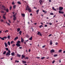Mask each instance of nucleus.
<instances>
[{
	"label": "nucleus",
	"instance_id": "nucleus-12",
	"mask_svg": "<svg viewBox=\"0 0 65 65\" xmlns=\"http://www.w3.org/2000/svg\"><path fill=\"white\" fill-rule=\"evenodd\" d=\"M11 55L12 56H14V55H15V54L14 52H12L11 53Z\"/></svg>",
	"mask_w": 65,
	"mask_h": 65
},
{
	"label": "nucleus",
	"instance_id": "nucleus-61",
	"mask_svg": "<svg viewBox=\"0 0 65 65\" xmlns=\"http://www.w3.org/2000/svg\"><path fill=\"white\" fill-rule=\"evenodd\" d=\"M49 1L50 2H52V0H49Z\"/></svg>",
	"mask_w": 65,
	"mask_h": 65
},
{
	"label": "nucleus",
	"instance_id": "nucleus-3",
	"mask_svg": "<svg viewBox=\"0 0 65 65\" xmlns=\"http://www.w3.org/2000/svg\"><path fill=\"white\" fill-rule=\"evenodd\" d=\"M1 8V9H2V10H5V11H6V8L4 6H3Z\"/></svg>",
	"mask_w": 65,
	"mask_h": 65
},
{
	"label": "nucleus",
	"instance_id": "nucleus-53",
	"mask_svg": "<svg viewBox=\"0 0 65 65\" xmlns=\"http://www.w3.org/2000/svg\"><path fill=\"white\" fill-rule=\"evenodd\" d=\"M8 22H9V23H11V22H10V20H8Z\"/></svg>",
	"mask_w": 65,
	"mask_h": 65
},
{
	"label": "nucleus",
	"instance_id": "nucleus-10",
	"mask_svg": "<svg viewBox=\"0 0 65 65\" xmlns=\"http://www.w3.org/2000/svg\"><path fill=\"white\" fill-rule=\"evenodd\" d=\"M17 56L18 57H21V55H19L18 54H17Z\"/></svg>",
	"mask_w": 65,
	"mask_h": 65
},
{
	"label": "nucleus",
	"instance_id": "nucleus-49",
	"mask_svg": "<svg viewBox=\"0 0 65 65\" xmlns=\"http://www.w3.org/2000/svg\"><path fill=\"white\" fill-rule=\"evenodd\" d=\"M4 38H5V39H7V37H4Z\"/></svg>",
	"mask_w": 65,
	"mask_h": 65
},
{
	"label": "nucleus",
	"instance_id": "nucleus-17",
	"mask_svg": "<svg viewBox=\"0 0 65 65\" xmlns=\"http://www.w3.org/2000/svg\"><path fill=\"white\" fill-rule=\"evenodd\" d=\"M43 12H44L45 13V14H46L47 12V11H45L44 10H43Z\"/></svg>",
	"mask_w": 65,
	"mask_h": 65
},
{
	"label": "nucleus",
	"instance_id": "nucleus-7",
	"mask_svg": "<svg viewBox=\"0 0 65 65\" xmlns=\"http://www.w3.org/2000/svg\"><path fill=\"white\" fill-rule=\"evenodd\" d=\"M22 62H23L22 63L23 64H26V63H27L26 61H24V60H22Z\"/></svg>",
	"mask_w": 65,
	"mask_h": 65
},
{
	"label": "nucleus",
	"instance_id": "nucleus-36",
	"mask_svg": "<svg viewBox=\"0 0 65 65\" xmlns=\"http://www.w3.org/2000/svg\"><path fill=\"white\" fill-rule=\"evenodd\" d=\"M43 26L42 25H41L39 26L40 28H41V27H43Z\"/></svg>",
	"mask_w": 65,
	"mask_h": 65
},
{
	"label": "nucleus",
	"instance_id": "nucleus-19",
	"mask_svg": "<svg viewBox=\"0 0 65 65\" xmlns=\"http://www.w3.org/2000/svg\"><path fill=\"white\" fill-rule=\"evenodd\" d=\"M7 38L8 39H10V35L8 36Z\"/></svg>",
	"mask_w": 65,
	"mask_h": 65
},
{
	"label": "nucleus",
	"instance_id": "nucleus-44",
	"mask_svg": "<svg viewBox=\"0 0 65 65\" xmlns=\"http://www.w3.org/2000/svg\"><path fill=\"white\" fill-rule=\"evenodd\" d=\"M1 39H2L3 40H4V37H3V38H1Z\"/></svg>",
	"mask_w": 65,
	"mask_h": 65
},
{
	"label": "nucleus",
	"instance_id": "nucleus-31",
	"mask_svg": "<svg viewBox=\"0 0 65 65\" xmlns=\"http://www.w3.org/2000/svg\"><path fill=\"white\" fill-rule=\"evenodd\" d=\"M14 42V41H11V44H13Z\"/></svg>",
	"mask_w": 65,
	"mask_h": 65
},
{
	"label": "nucleus",
	"instance_id": "nucleus-37",
	"mask_svg": "<svg viewBox=\"0 0 65 65\" xmlns=\"http://www.w3.org/2000/svg\"><path fill=\"white\" fill-rule=\"evenodd\" d=\"M59 52V53H61V52H62V50H60L58 51Z\"/></svg>",
	"mask_w": 65,
	"mask_h": 65
},
{
	"label": "nucleus",
	"instance_id": "nucleus-23",
	"mask_svg": "<svg viewBox=\"0 0 65 65\" xmlns=\"http://www.w3.org/2000/svg\"><path fill=\"white\" fill-rule=\"evenodd\" d=\"M16 14H17V13H16L15 14L13 15V17H15V15H16Z\"/></svg>",
	"mask_w": 65,
	"mask_h": 65
},
{
	"label": "nucleus",
	"instance_id": "nucleus-46",
	"mask_svg": "<svg viewBox=\"0 0 65 65\" xmlns=\"http://www.w3.org/2000/svg\"><path fill=\"white\" fill-rule=\"evenodd\" d=\"M3 18L4 19H6V17H5V16L4 15L3 16Z\"/></svg>",
	"mask_w": 65,
	"mask_h": 65
},
{
	"label": "nucleus",
	"instance_id": "nucleus-14",
	"mask_svg": "<svg viewBox=\"0 0 65 65\" xmlns=\"http://www.w3.org/2000/svg\"><path fill=\"white\" fill-rule=\"evenodd\" d=\"M22 57L21 58L22 59H23V58L25 57V56H24V55H22Z\"/></svg>",
	"mask_w": 65,
	"mask_h": 65
},
{
	"label": "nucleus",
	"instance_id": "nucleus-26",
	"mask_svg": "<svg viewBox=\"0 0 65 65\" xmlns=\"http://www.w3.org/2000/svg\"><path fill=\"white\" fill-rule=\"evenodd\" d=\"M21 43V41H18L17 42V43L20 44Z\"/></svg>",
	"mask_w": 65,
	"mask_h": 65
},
{
	"label": "nucleus",
	"instance_id": "nucleus-5",
	"mask_svg": "<svg viewBox=\"0 0 65 65\" xmlns=\"http://www.w3.org/2000/svg\"><path fill=\"white\" fill-rule=\"evenodd\" d=\"M21 42L22 43H23L24 41V39L22 38V37H21Z\"/></svg>",
	"mask_w": 65,
	"mask_h": 65
},
{
	"label": "nucleus",
	"instance_id": "nucleus-13",
	"mask_svg": "<svg viewBox=\"0 0 65 65\" xmlns=\"http://www.w3.org/2000/svg\"><path fill=\"white\" fill-rule=\"evenodd\" d=\"M42 1L41 0H40L39 1L40 5H41V4L42 3Z\"/></svg>",
	"mask_w": 65,
	"mask_h": 65
},
{
	"label": "nucleus",
	"instance_id": "nucleus-51",
	"mask_svg": "<svg viewBox=\"0 0 65 65\" xmlns=\"http://www.w3.org/2000/svg\"><path fill=\"white\" fill-rule=\"evenodd\" d=\"M55 62V60H53L52 62V63L54 64V62Z\"/></svg>",
	"mask_w": 65,
	"mask_h": 65
},
{
	"label": "nucleus",
	"instance_id": "nucleus-9",
	"mask_svg": "<svg viewBox=\"0 0 65 65\" xmlns=\"http://www.w3.org/2000/svg\"><path fill=\"white\" fill-rule=\"evenodd\" d=\"M16 45L17 46H18V47H20L21 46V45H20V44L19 43L16 44Z\"/></svg>",
	"mask_w": 65,
	"mask_h": 65
},
{
	"label": "nucleus",
	"instance_id": "nucleus-48",
	"mask_svg": "<svg viewBox=\"0 0 65 65\" xmlns=\"http://www.w3.org/2000/svg\"><path fill=\"white\" fill-rule=\"evenodd\" d=\"M8 32V30H7L5 31V33H6L7 32Z\"/></svg>",
	"mask_w": 65,
	"mask_h": 65
},
{
	"label": "nucleus",
	"instance_id": "nucleus-11",
	"mask_svg": "<svg viewBox=\"0 0 65 65\" xmlns=\"http://www.w3.org/2000/svg\"><path fill=\"white\" fill-rule=\"evenodd\" d=\"M52 44H53V42H52V41L50 40V45H52Z\"/></svg>",
	"mask_w": 65,
	"mask_h": 65
},
{
	"label": "nucleus",
	"instance_id": "nucleus-33",
	"mask_svg": "<svg viewBox=\"0 0 65 65\" xmlns=\"http://www.w3.org/2000/svg\"><path fill=\"white\" fill-rule=\"evenodd\" d=\"M29 40H32V37H31L30 38H29Z\"/></svg>",
	"mask_w": 65,
	"mask_h": 65
},
{
	"label": "nucleus",
	"instance_id": "nucleus-50",
	"mask_svg": "<svg viewBox=\"0 0 65 65\" xmlns=\"http://www.w3.org/2000/svg\"><path fill=\"white\" fill-rule=\"evenodd\" d=\"M12 45L13 47H14V46H15V45L14 44H12Z\"/></svg>",
	"mask_w": 65,
	"mask_h": 65
},
{
	"label": "nucleus",
	"instance_id": "nucleus-57",
	"mask_svg": "<svg viewBox=\"0 0 65 65\" xmlns=\"http://www.w3.org/2000/svg\"><path fill=\"white\" fill-rule=\"evenodd\" d=\"M7 24H8V25L9 26H10V24L9 23H7Z\"/></svg>",
	"mask_w": 65,
	"mask_h": 65
},
{
	"label": "nucleus",
	"instance_id": "nucleus-4",
	"mask_svg": "<svg viewBox=\"0 0 65 65\" xmlns=\"http://www.w3.org/2000/svg\"><path fill=\"white\" fill-rule=\"evenodd\" d=\"M63 9V7H59V10L61 11L62 9Z\"/></svg>",
	"mask_w": 65,
	"mask_h": 65
},
{
	"label": "nucleus",
	"instance_id": "nucleus-32",
	"mask_svg": "<svg viewBox=\"0 0 65 65\" xmlns=\"http://www.w3.org/2000/svg\"><path fill=\"white\" fill-rule=\"evenodd\" d=\"M13 20L14 21H15V20H16V17H15L14 18H13Z\"/></svg>",
	"mask_w": 65,
	"mask_h": 65
},
{
	"label": "nucleus",
	"instance_id": "nucleus-20",
	"mask_svg": "<svg viewBox=\"0 0 65 65\" xmlns=\"http://www.w3.org/2000/svg\"><path fill=\"white\" fill-rule=\"evenodd\" d=\"M39 10L38 9V10H37L36 11V12H37V13L36 14H38V12H39Z\"/></svg>",
	"mask_w": 65,
	"mask_h": 65
},
{
	"label": "nucleus",
	"instance_id": "nucleus-38",
	"mask_svg": "<svg viewBox=\"0 0 65 65\" xmlns=\"http://www.w3.org/2000/svg\"><path fill=\"white\" fill-rule=\"evenodd\" d=\"M44 58H45V57H42L41 58V59H42V60H43V59H44Z\"/></svg>",
	"mask_w": 65,
	"mask_h": 65
},
{
	"label": "nucleus",
	"instance_id": "nucleus-18",
	"mask_svg": "<svg viewBox=\"0 0 65 65\" xmlns=\"http://www.w3.org/2000/svg\"><path fill=\"white\" fill-rule=\"evenodd\" d=\"M18 38H19L18 37H17L15 38L14 39V40H17V39H18Z\"/></svg>",
	"mask_w": 65,
	"mask_h": 65
},
{
	"label": "nucleus",
	"instance_id": "nucleus-43",
	"mask_svg": "<svg viewBox=\"0 0 65 65\" xmlns=\"http://www.w3.org/2000/svg\"><path fill=\"white\" fill-rule=\"evenodd\" d=\"M31 29H32V31H34V29L33 28V27H31Z\"/></svg>",
	"mask_w": 65,
	"mask_h": 65
},
{
	"label": "nucleus",
	"instance_id": "nucleus-27",
	"mask_svg": "<svg viewBox=\"0 0 65 65\" xmlns=\"http://www.w3.org/2000/svg\"><path fill=\"white\" fill-rule=\"evenodd\" d=\"M6 11V12H8V11H9V10H8V8H7Z\"/></svg>",
	"mask_w": 65,
	"mask_h": 65
},
{
	"label": "nucleus",
	"instance_id": "nucleus-63",
	"mask_svg": "<svg viewBox=\"0 0 65 65\" xmlns=\"http://www.w3.org/2000/svg\"><path fill=\"white\" fill-rule=\"evenodd\" d=\"M41 25H43V23H41Z\"/></svg>",
	"mask_w": 65,
	"mask_h": 65
},
{
	"label": "nucleus",
	"instance_id": "nucleus-15",
	"mask_svg": "<svg viewBox=\"0 0 65 65\" xmlns=\"http://www.w3.org/2000/svg\"><path fill=\"white\" fill-rule=\"evenodd\" d=\"M5 46L6 47H7V46H8V45L7 44V43H6V42H5Z\"/></svg>",
	"mask_w": 65,
	"mask_h": 65
},
{
	"label": "nucleus",
	"instance_id": "nucleus-58",
	"mask_svg": "<svg viewBox=\"0 0 65 65\" xmlns=\"http://www.w3.org/2000/svg\"><path fill=\"white\" fill-rule=\"evenodd\" d=\"M58 43L56 42V43H55V45H58Z\"/></svg>",
	"mask_w": 65,
	"mask_h": 65
},
{
	"label": "nucleus",
	"instance_id": "nucleus-25",
	"mask_svg": "<svg viewBox=\"0 0 65 65\" xmlns=\"http://www.w3.org/2000/svg\"><path fill=\"white\" fill-rule=\"evenodd\" d=\"M1 13H4V11L3 10H1Z\"/></svg>",
	"mask_w": 65,
	"mask_h": 65
},
{
	"label": "nucleus",
	"instance_id": "nucleus-1",
	"mask_svg": "<svg viewBox=\"0 0 65 65\" xmlns=\"http://www.w3.org/2000/svg\"><path fill=\"white\" fill-rule=\"evenodd\" d=\"M11 53V52H10V51L9 50H8V52H7L6 54V56H8V57H9V55H11V54H10V53Z\"/></svg>",
	"mask_w": 65,
	"mask_h": 65
},
{
	"label": "nucleus",
	"instance_id": "nucleus-59",
	"mask_svg": "<svg viewBox=\"0 0 65 65\" xmlns=\"http://www.w3.org/2000/svg\"><path fill=\"white\" fill-rule=\"evenodd\" d=\"M45 27H47V25H45Z\"/></svg>",
	"mask_w": 65,
	"mask_h": 65
},
{
	"label": "nucleus",
	"instance_id": "nucleus-2",
	"mask_svg": "<svg viewBox=\"0 0 65 65\" xmlns=\"http://www.w3.org/2000/svg\"><path fill=\"white\" fill-rule=\"evenodd\" d=\"M26 10H28L29 11V12H31V9L29 8V7L28 6H27L26 8Z\"/></svg>",
	"mask_w": 65,
	"mask_h": 65
},
{
	"label": "nucleus",
	"instance_id": "nucleus-60",
	"mask_svg": "<svg viewBox=\"0 0 65 65\" xmlns=\"http://www.w3.org/2000/svg\"><path fill=\"white\" fill-rule=\"evenodd\" d=\"M45 45H44L42 46V47H43V48L44 47H45Z\"/></svg>",
	"mask_w": 65,
	"mask_h": 65
},
{
	"label": "nucleus",
	"instance_id": "nucleus-39",
	"mask_svg": "<svg viewBox=\"0 0 65 65\" xmlns=\"http://www.w3.org/2000/svg\"><path fill=\"white\" fill-rule=\"evenodd\" d=\"M18 3L19 4H21V3L20 2H18Z\"/></svg>",
	"mask_w": 65,
	"mask_h": 65
},
{
	"label": "nucleus",
	"instance_id": "nucleus-56",
	"mask_svg": "<svg viewBox=\"0 0 65 65\" xmlns=\"http://www.w3.org/2000/svg\"><path fill=\"white\" fill-rule=\"evenodd\" d=\"M26 59H29V57H26Z\"/></svg>",
	"mask_w": 65,
	"mask_h": 65
},
{
	"label": "nucleus",
	"instance_id": "nucleus-45",
	"mask_svg": "<svg viewBox=\"0 0 65 65\" xmlns=\"http://www.w3.org/2000/svg\"><path fill=\"white\" fill-rule=\"evenodd\" d=\"M24 44H26V43H27V42L26 41H24Z\"/></svg>",
	"mask_w": 65,
	"mask_h": 65
},
{
	"label": "nucleus",
	"instance_id": "nucleus-21",
	"mask_svg": "<svg viewBox=\"0 0 65 65\" xmlns=\"http://www.w3.org/2000/svg\"><path fill=\"white\" fill-rule=\"evenodd\" d=\"M22 31L21 30L20 31H19V34L20 35H22Z\"/></svg>",
	"mask_w": 65,
	"mask_h": 65
},
{
	"label": "nucleus",
	"instance_id": "nucleus-34",
	"mask_svg": "<svg viewBox=\"0 0 65 65\" xmlns=\"http://www.w3.org/2000/svg\"><path fill=\"white\" fill-rule=\"evenodd\" d=\"M40 34V32L39 31L38 32V35H39Z\"/></svg>",
	"mask_w": 65,
	"mask_h": 65
},
{
	"label": "nucleus",
	"instance_id": "nucleus-47",
	"mask_svg": "<svg viewBox=\"0 0 65 65\" xmlns=\"http://www.w3.org/2000/svg\"><path fill=\"white\" fill-rule=\"evenodd\" d=\"M6 51H8V48H6Z\"/></svg>",
	"mask_w": 65,
	"mask_h": 65
},
{
	"label": "nucleus",
	"instance_id": "nucleus-8",
	"mask_svg": "<svg viewBox=\"0 0 65 65\" xmlns=\"http://www.w3.org/2000/svg\"><path fill=\"white\" fill-rule=\"evenodd\" d=\"M50 52L51 53H54L55 52V50L54 49H52L51 51Z\"/></svg>",
	"mask_w": 65,
	"mask_h": 65
},
{
	"label": "nucleus",
	"instance_id": "nucleus-64",
	"mask_svg": "<svg viewBox=\"0 0 65 65\" xmlns=\"http://www.w3.org/2000/svg\"><path fill=\"white\" fill-rule=\"evenodd\" d=\"M56 15H54V16H53V18H55V17H56Z\"/></svg>",
	"mask_w": 65,
	"mask_h": 65
},
{
	"label": "nucleus",
	"instance_id": "nucleus-54",
	"mask_svg": "<svg viewBox=\"0 0 65 65\" xmlns=\"http://www.w3.org/2000/svg\"><path fill=\"white\" fill-rule=\"evenodd\" d=\"M52 34H50V35H49L48 36V37H50V36H52Z\"/></svg>",
	"mask_w": 65,
	"mask_h": 65
},
{
	"label": "nucleus",
	"instance_id": "nucleus-30",
	"mask_svg": "<svg viewBox=\"0 0 65 65\" xmlns=\"http://www.w3.org/2000/svg\"><path fill=\"white\" fill-rule=\"evenodd\" d=\"M17 32H19V31H20V28H18L17 29Z\"/></svg>",
	"mask_w": 65,
	"mask_h": 65
},
{
	"label": "nucleus",
	"instance_id": "nucleus-22",
	"mask_svg": "<svg viewBox=\"0 0 65 65\" xmlns=\"http://www.w3.org/2000/svg\"><path fill=\"white\" fill-rule=\"evenodd\" d=\"M52 9L53 10H55V11H56V9H55L54 8V7H52Z\"/></svg>",
	"mask_w": 65,
	"mask_h": 65
},
{
	"label": "nucleus",
	"instance_id": "nucleus-16",
	"mask_svg": "<svg viewBox=\"0 0 65 65\" xmlns=\"http://www.w3.org/2000/svg\"><path fill=\"white\" fill-rule=\"evenodd\" d=\"M21 15L23 17H25V14H24L22 13L21 14Z\"/></svg>",
	"mask_w": 65,
	"mask_h": 65
},
{
	"label": "nucleus",
	"instance_id": "nucleus-41",
	"mask_svg": "<svg viewBox=\"0 0 65 65\" xmlns=\"http://www.w3.org/2000/svg\"><path fill=\"white\" fill-rule=\"evenodd\" d=\"M15 62H16V63L17 62V63H18L19 62V61H17V60H15Z\"/></svg>",
	"mask_w": 65,
	"mask_h": 65
},
{
	"label": "nucleus",
	"instance_id": "nucleus-55",
	"mask_svg": "<svg viewBox=\"0 0 65 65\" xmlns=\"http://www.w3.org/2000/svg\"><path fill=\"white\" fill-rule=\"evenodd\" d=\"M36 58H37V59H39L40 58V57H36Z\"/></svg>",
	"mask_w": 65,
	"mask_h": 65
},
{
	"label": "nucleus",
	"instance_id": "nucleus-29",
	"mask_svg": "<svg viewBox=\"0 0 65 65\" xmlns=\"http://www.w3.org/2000/svg\"><path fill=\"white\" fill-rule=\"evenodd\" d=\"M54 57H57V56H58V55L57 54H55L54 55Z\"/></svg>",
	"mask_w": 65,
	"mask_h": 65
},
{
	"label": "nucleus",
	"instance_id": "nucleus-28",
	"mask_svg": "<svg viewBox=\"0 0 65 65\" xmlns=\"http://www.w3.org/2000/svg\"><path fill=\"white\" fill-rule=\"evenodd\" d=\"M6 53V51L4 52V53H3V55H5Z\"/></svg>",
	"mask_w": 65,
	"mask_h": 65
},
{
	"label": "nucleus",
	"instance_id": "nucleus-42",
	"mask_svg": "<svg viewBox=\"0 0 65 65\" xmlns=\"http://www.w3.org/2000/svg\"><path fill=\"white\" fill-rule=\"evenodd\" d=\"M50 15H53L54 13H50Z\"/></svg>",
	"mask_w": 65,
	"mask_h": 65
},
{
	"label": "nucleus",
	"instance_id": "nucleus-40",
	"mask_svg": "<svg viewBox=\"0 0 65 65\" xmlns=\"http://www.w3.org/2000/svg\"><path fill=\"white\" fill-rule=\"evenodd\" d=\"M12 9V7L11 6H10V10H11V9Z\"/></svg>",
	"mask_w": 65,
	"mask_h": 65
},
{
	"label": "nucleus",
	"instance_id": "nucleus-35",
	"mask_svg": "<svg viewBox=\"0 0 65 65\" xmlns=\"http://www.w3.org/2000/svg\"><path fill=\"white\" fill-rule=\"evenodd\" d=\"M15 7H16V5H14L13 6V8H14H14H15Z\"/></svg>",
	"mask_w": 65,
	"mask_h": 65
},
{
	"label": "nucleus",
	"instance_id": "nucleus-52",
	"mask_svg": "<svg viewBox=\"0 0 65 65\" xmlns=\"http://www.w3.org/2000/svg\"><path fill=\"white\" fill-rule=\"evenodd\" d=\"M12 4L13 5H14V2H13Z\"/></svg>",
	"mask_w": 65,
	"mask_h": 65
},
{
	"label": "nucleus",
	"instance_id": "nucleus-62",
	"mask_svg": "<svg viewBox=\"0 0 65 65\" xmlns=\"http://www.w3.org/2000/svg\"><path fill=\"white\" fill-rule=\"evenodd\" d=\"M39 36H42V35H41V33L40 34Z\"/></svg>",
	"mask_w": 65,
	"mask_h": 65
},
{
	"label": "nucleus",
	"instance_id": "nucleus-6",
	"mask_svg": "<svg viewBox=\"0 0 65 65\" xmlns=\"http://www.w3.org/2000/svg\"><path fill=\"white\" fill-rule=\"evenodd\" d=\"M59 13H62L63 14L64 13V12L63 11H59Z\"/></svg>",
	"mask_w": 65,
	"mask_h": 65
},
{
	"label": "nucleus",
	"instance_id": "nucleus-24",
	"mask_svg": "<svg viewBox=\"0 0 65 65\" xmlns=\"http://www.w3.org/2000/svg\"><path fill=\"white\" fill-rule=\"evenodd\" d=\"M8 44L9 45H10V43L9 41H8Z\"/></svg>",
	"mask_w": 65,
	"mask_h": 65
}]
</instances>
